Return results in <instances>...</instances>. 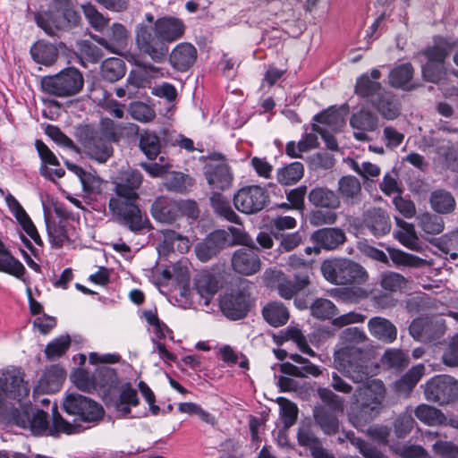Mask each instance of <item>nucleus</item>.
<instances>
[{"instance_id":"obj_56","label":"nucleus","mask_w":458,"mask_h":458,"mask_svg":"<svg viewBox=\"0 0 458 458\" xmlns=\"http://www.w3.org/2000/svg\"><path fill=\"white\" fill-rule=\"evenodd\" d=\"M49 242L53 248L59 249L69 240L64 222H47Z\"/></svg>"},{"instance_id":"obj_60","label":"nucleus","mask_w":458,"mask_h":458,"mask_svg":"<svg viewBox=\"0 0 458 458\" xmlns=\"http://www.w3.org/2000/svg\"><path fill=\"white\" fill-rule=\"evenodd\" d=\"M407 279L399 273L386 272L381 276V286L390 292L403 291L406 288Z\"/></svg>"},{"instance_id":"obj_43","label":"nucleus","mask_w":458,"mask_h":458,"mask_svg":"<svg viewBox=\"0 0 458 458\" xmlns=\"http://www.w3.org/2000/svg\"><path fill=\"white\" fill-rule=\"evenodd\" d=\"M414 415L428 426L442 425L446 420V417L441 410L426 403L418 405L414 410Z\"/></svg>"},{"instance_id":"obj_7","label":"nucleus","mask_w":458,"mask_h":458,"mask_svg":"<svg viewBox=\"0 0 458 458\" xmlns=\"http://www.w3.org/2000/svg\"><path fill=\"white\" fill-rule=\"evenodd\" d=\"M320 270L324 278L335 285H360L369 278L366 269L349 259H327L321 264Z\"/></svg>"},{"instance_id":"obj_52","label":"nucleus","mask_w":458,"mask_h":458,"mask_svg":"<svg viewBox=\"0 0 458 458\" xmlns=\"http://www.w3.org/2000/svg\"><path fill=\"white\" fill-rule=\"evenodd\" d=\"M304 174V166L301 162H293L279 169L276 174L277 181L284 185H292L299 182Z\"/></svg>"},{"instance_id":"obj_49","label":"nucleus","mask_w":458,"mask_h":458,"mask_svg":"<svg viewBox=\"0 0 458 458\" xmlns=\"http://www.w3.org/2000/svg\"><path fill=\"white\" fill-rule=\"evenodd\" d=\"M418 226L427 234H439L445 229L444 219L429 212H424L417 217Z\"/></svg>"},{"instance_id":"obj_26","label":"nucleus","mask_w":458,"mask_h":458,"mask_svg":"<svg viewBox=\"0 0 458 458\" xmlns=\"http://www.w3.org/2000/svg\"><path fill=\"white\" fill-rule=\"evenodd\" d=\"M371 106L386 120H394L401 114L399 99L394 94L386 89L372 100Z\"/></svg>"},{"instance_id":"obj_13","label":"nucleus","mask_w":458,"mask_h":458,"mask_svg":"<svg viewBox=\"0 0 458 458\" xmlns=\"http://www.w3.org/2000/svg\"><path fill=\"white\" fill-rule=\"evenodd\" d=\"M136 44L139 50L155 63L163 62L168 54L167 44L154 26L139 25L136 29Z\"/></svg>"},{"instance_id":"obj_62","label":"nucleus","mask_w":458,"mask_h":458,"mask_svg":"<svg viewBox=\"0 0 458 458\" xmlns=\"http://www.w3.org/2000/svg\"><path fill=\"white\" fill-rule=\"evenodd\" d=\"M389 256L395 265H402L412 267H420L424 260L415 255L406 253L400 250L388 249Z\"/></svg>"},{"instance_id":"obj_11","label":"nucleus","mask_w":458,"mask_h":458,"mask_svg":"<svg viewBox=\"0 0 458 458\" xmlns=\"http://www.w3.org/2000/svg\"><path fill=\"white\" fill-rule=\"evenodd\" d=\"M83 85L81 72L73 67L64 69L55 75L45 76L41 80L42 90L57 98L74 96L82 89Z\"/></svg>"},{"instance_id":"obj_47","label":"nucleus","mask_w":458,"mask_h":458,"mask_svg":"<svg viewBox=\"0 0 458 458\" xmlns=\"http://www.w3.org/2000/svg\"><path fill=\"white\" fill-rule=\"evenodd\" d=\"M396 225L400 230L396 233V237L400 242L411 250L419 249V238L415 227L412 224L407 223L398 217L395 218Z\"/></svg>"},{"instance_id":"obj_5","label":"nucleus","mask_w":458,"mask_h":458,"mask_svg":"<svg viewBox=\"0 0 458 458\" xmlns=\"http://www.w3.org/2000/svg\"><path fill=\"white\" fill-rule=\"evenodd\" d=\"M29 393L20 370L4 373L0 377V420H19L21 402Z\"/></svg>"},{"instance_id":"obj_19","label":"nucleus","mask_w":458,"mask_h":458,"mask_svg":"<svg viewBox=\"0 0 458 458\" xmlns=\"http://www.w3.org/2000/svg\"><path fill=\"white\" fill-rule=\"evenodd\" d=\"M255 245L237 249L231 259L232 267L237 274L250 276L261 268V260Z\"/></svg>"},{"instance_id":"obj_35","label":"nucleus","mask_w":458,"mask_h":458,"mask_svg":"<svg viewBox=\"0 0 458 458\" xmlns=\"http://www.w3.org/2000/svg\"><path fill=\"white\" fill-rule=\"evenodd\" d=\"M30 55L36 63L49 66L55 63L58 51L53 44L39 40L30 47Z\"/></svg>"},{"instance_id":"obj_28","label":"nucleus","mask_w":458,"mask_h":458,"mask_svg":"<svg viewBox=\"0 0 458 458\" xmlns=\"http://www.w3.org/2000/svg\"><path fill=\"white\" fill-rule=\"evenodd\" d=\"M365 226L375 235L383 236L391 230V222L388 215L381 208H371L363 216Z\"/></svg>"},{"instance_id":"obj_48","label":"nucleus","mask_w":458,"mask_h":458,"mask_svg":"<svg viewBox=\"0 0 458 458\" xmlns=\"http://www.w3.org/2000/svg\"><path fill=\"white\" fill-rule=\"evenodd\" d=\"M139 147L148 159L154 160L160 153V139L155 132L145 131L140 135Z\"/></svg>"},{"instance_id":"obj_63","label":"nucleus","mask_w":458,"mask_h":458,"mask_svg":"<svg viewBox=\"0 0 458 458\" xmlns=\"http://www.w3.org/2000/svg\"><path fill=\"white\" fill-rule=\"evenodd\" d=\"M129 113L134 120L141 123H148L156 116L155 111L142 102L131 103L129 107Z\"/></svg>"},{"instance_id":"obj_59","label":"nucleus","mask_w":458,"mask_h":458,"mask_svg":"<svg viewBox=\"0 0 458 458\" xmlns=\"http://www.w3.org/2000/svg\"><path fill=\"white\" fill-rule=\"evenodd\" d=\"M346 163L356 174L367 180L378 177L381 173L380 167L370 162L359 163L352 158H347Z\"/></svg>"},{"instance_id":"obj_36","label":"nucleus","mask_w":458,"mask_h":458,"mask_svg":"<svg viewBox=\"0 0 458 458\" xmlns=\"http://www.w3.org/2000/svg\"><path fill=\"white\" fill-rule=\"evenodd\" d=\"M310 284L308 274L300 273L294 276L293 280L284 279L279 282L277 290L279 295L286 300L292 299L297 293L301 292Z\"/></svg>"},{"instance_id":"obj_29","label":"nucleus","mask_w":458,"mask_h":458,"mask_svg":"<svg viewBox=\"0 0 458 458\" xmlns=\"http://www.w3.org/2000/svg\"><path fill=\"white\" fill-rule=\"evenodd\" d=\"M152 216L161 223H171L180 215V207L177 201L167 198H157L151 206Z\"/></svg>"},{"instance_id":"obj_38","label":"nucleus","mask_w":458,"mask_h":458,"mask_svg":"<svg viewBox=\"0 0 458 458\" xmlns=\"http://www.w3.org/2000/svg\"><path fill=\"white\" fill-rule=\"evenodd\" d=\"M264 319L272 327L284 326L289 320V311L281 302L273 301L267 303L262 310Z\"/></svg>"},{"instance_id":"obj_40","label":"nucleus","mask_w":458,"mask_h":458,"mask_svg":"<svg viewBox=\"0 0 458 458\" xmlns=\"http://www.w3.org/2000/svg\"><path fill=\"white\" fill-rule=\"evenodd\" d=\"M128 38V31L126 28L121 23H114L109 30L108 42L106 38H99L98 42L106 49L117 53L120 48L126 46Z\"/></svg>"},{"instance_id":"obj_31","label":"nucleus","mask_w":458,"mask_h":458,"mask_svg":"<svg viewBox=\"0 0 458 458\" xmlns=\"http://www.w3.org/2000/svg\"><path fill=\"white\" fill-rule=\"evenodd\" d=\"M308 199L313 206L327 209H336L341 204L339 196L324 186L313 188L308 194Z\"/></svg>"},{"instance_id":"obj_58","label":"nucleus","mask_w":458,"mask_h":458,"mask_svg":"<svg viewBox=\"0 0 458 458\" xmlns=\"http://www.w3.org/2000/svg\"><path fill=\"white\" fill-rule=\"evenodd\" d=\"M164 184L168 191L183 193L192 185V179L182 173L173 172L166 177Z\"/></svg>"},{"instance_id":"obj_44","label":"nucleus","mask_w":458,"mask_h":458,"mask_svg":"<svg viewBox=\"0 0 458 458\" xmlns=\"http://www.w3.org/2000/svg\"><path fill=\"white\" fill-rule=\"evenodd\" d=\"M413 72L411 64H403L394 67L388 76L389 84L394 88L410 89Z\"/></svg>"},{"instance_id":"obj_42","label":"nucleus","mask_w":458,"mask_h":458,"mask_svg":"<svg viewBox=\"0 0 458 458\" xmlns=\"http://www.w3.org/2000/svg\"><path fill=\"white\" fill-rule=\"evenodd\" d=\"M126 65L123 60L116 57L106 59L100 66V74L103 80L115 82L125 75Z\"/></svg>"},{"instance_id":"obj_17","label":"nucleus","mask_w":458,"mask_h":458,"mask_svg":"<svg viewBox=\"0 0 458 458\" xmlns=\"http://www.w3.org/2000/svg\"><path fill=\"white\" fill-rule=\"evenodd\" d=\"M268 201L267 191L259 185L243 187L233 197L235 208L244 214H255L261 211Z\"/></svg>"},{"instance_id":"obj_39","label":"nucleus","mask_w":458,"mask_h":458,"mask_svg":"<svg viewBox=\"0 0 458 458\" xmlns=\"http://www.w3.org/2000/svg\"><path fill=\"white\" fill-rule=\"evenodd\" d=\"M425 372L423 365L413 366L394 384L395 391L399 394L408 396Z\"/></svg>"},{"instance_id":"obj_14","label":"nucleus","mask_w":458,"mask_h":458,"mask_svg":"<svg viewBox=\"0 0 458 458\" xmlns=\"http://www.w3.org/2000/svg\"><path fill=\"white\" fill-rule=\"evenodd\" d=\"M204 176L214 192L231 188L233 174L221 154H213L204 166Z\"/></svg>"},{"instance_id":"obj_51","label":"nucleus","mask_w":458,"mask_h":458,"mask_svg":"<svg viewBox=\"0 0 458 458\" xmlns=\"http://www.w3.org/2000/svg\"><path fill=\"white\" fill-rule=\"evenodd\" d=\"M382 364L388 369L401 371L408 366L409 355L399 349H388L382 357Z\"/></svg>"},{"instance_id":"obj_55","label":"nucleus","mask_w":458,"mask_h":458,"mask_svg":"<svg viewBox=\"0 0 458 458\" xmlns=\"http://www.w3.org/2000/svg\"><path fill=\"white\" fill-rule=\"evenodd\" d=\"M311 315L319 319H329L338 313L337 307L328 299L318 298L310 306Z\"/></svg>"},{"instance_id":"obj_4","label":"nucleus","mask_w":458,"mask_h":458,"mask_svg":"<svg viewBox=\"0 0 458 458\" xmlns=\"http://www.w3.org/2000/svg\"><path fill=\"white\" fill-rule=\"evenodd\" d=\"M385 394V386L378 379L371 380L355 389L352 401L356 408L351 420L356 428L363 427L379 414Z\"/></svg>"},{"instance_id":"obj_16","label":"nucleus","mask_w":458,"mask_h":458,"mask_svg":"<svg viewBox=\"0 0 458 458\" xmlns=\"http://www.w3.org/2000/svg\"><path fill=\"white\" fill-rule=\"evenodd\" d=\"M453 45L447 41H442L428 47L423 51L427 63L422 65V74L425 80L437 83L442 78L445 72V60L448 56Z\"/></svg>"},{"instance_id":"obj_3","label":"nucleus","mask_w":458,"mask_h":458,"mask_svg":"<svg viewBox=\"0 0 458 458\" xmlns=\"http://www.w3.org/2000/svg\"><path fill=\"white\" fill-rule=\"evenodd\" d=\"M123 128V123L104 117L97 126H79L75 136L84 153L90 159L104 164L113 156V143L121 140Z\"/></svg>"},{"instance_id":"obj_1","label":"nucleus","mask_w":458,"mask_h":458,"mask_svg":"<svg viewBox=\"0 0 458 458\" xmlns=\"http://www.w3.org/2000/svg\"><path fill=\"white\" fill-rule=\"evenodd\" d=\"M142 174L138 170L125 172L119 182H114L115 196L110 198L108 208L116 221L137 232L148 227V220L144 218L137 204V190L142 183Z\"/></svg>"},{"instance_id":"obj_45","label":"nucleus","mask_w":458,"mask_h":458,"mask_svg":"<svg viewBox=\"0 0 458 458\" xmlns=\"http://www.w3.org/2000/svg\"><path fill=\"white\" fill-rule=\"evenodd\" d=\"M385 89L379 82L372 81L368 74H362L356 82L355 92L361 98L369 99L370 104L372 100L377 98Z\"/></svg>"},{"instance_id":"obj_22","label":"nucleus","mask_w":458,"mask_h":458,"mask_svg":"<svg viewBox=\"0 0 458 458\" xmlns=\"http://www.w3.org/2000/svg\"><path fill=\"white\" fill-rule=\"evenodd\" d=\"M35 148L42 162L39 168L40 174L51 181L55 178H62L64 175V170L60 167V163L53 151L41 140H36Z\"/></svg>"},{"instance_id":"obj_27","label":"nucleus","mask_w":458,"mask_h":458,"mask_svg":"<svg viewBox=\"0 0 458 458\" xmlns=\"http://www.w3.org/2000/svg\"><path fill=\"white\" fill-rule=\"evenodd\" d=\"M368 329L374 338L385 344H392L397 338L396 327L386 318H371L368 321Z\"/></svg>"},{"instance_id":"obj_10","label":"nucleus","mask_w":458,"mask_h":458,"mask_svg":"<svg viewBox=\"0 0 458 458\" xmlns=\"http://www.w3.org/2000/svg\"><path fill=\"white\" fill-rule=\"evenodd\" d=\"M318 394L323 404L315 406V423L326 435H335L339 429L337 412L344 411V400L328 388H318Z\"/></svg>"},{"instance_id":"obj_37","label":"nucleus","mask_w":458,"mask_h":458,"mask_svg":"<svg viewBox=\"0 0 458 458\" xmlns=\"http://www.w3.org/2000/svg\"><path fill=\"white\" fill-rule=\"evenodd\" d=\"M67 169L73 173L79 179L85 192H96L99 191L102 181L95 174L84 170L82 167L72 164L69 161H64Z\"/></svg>"},{"instance_id":"obj_6","label":"nucleus","mask_w":458,"mask_h":458,"mask_svg":"<svg viewBox=\"0 0 458 458\" xmlns=\"http://www.w3.org/2000/svg\"><path fill=\"white\" fill-rule=\"evenodd\" d=\"M35 21L50 37L77 26L81 16L71 0H53L47 11L35 13Z\"/></svg>"},{"instance_id":"obj_2","label":"nucleus","mask_w":458,"mask_h":458,"mask_svg":"<svg viewBox=\"0 0 458 458\" xmlns=\"http://www.w3.org/2000/svg\"><path fill=\"white\" fill-rule=\"evenodd\" d=\"M342 347L335 352L336 369L354 383L368 379L372 370L364 351L357 345L368 340L365 332L358 327L344 329L339 335Z\"/></svg>"},{"instance_id":"obj_23","label":"nucleus","mask_w":458,"mask_h":458,"mask_svg":"<svg viewBox=\"0 0 458 458\" xmlns=\"http://www.w3.org/2000/svg\"><path fill=\"white\" fill-rule=\"evenodd\" d=\"M290 359L297 365L285 362L281 365V371L284 374L296 377H318L321 374L320 369L310 362L308 359L298 353L290 354Z\"/></svg>"},{"instance_id":"obj_8","label":"nucleus","mask_w":458,"mask_h":458,"mask_svg":"<svg viewBox=\"0 0 458 458\" xmlns=\"http://www.w3.org/2000/svg\"><path fill=\"white\" fill-rule=\"evenodd\" d=\"M53 418L52 424L49 425L47 418L48 415L42 410H37L32 417L27 411L20 409L19 420H9L14 421L17 425L26 428L30 426L31 431L36 435H50L54 437L59 436L60 433L72 434L76 425H71L70 422L65 420L58 412L57 407L55 405L52 409Z\"/></svg>"},{"instance_id":"obj_53","label":"nucleus","mask_w":458,"mask_h":458,"mask_svg":"<svg viewBox=\"0 0 458 458\" xmlns=\"http://www.w3.org/2000/svg\"><path fill=\"white\" fill-rule=\"evenodd\" d=\"M139 404V398L137 391L133 389L131 385H125L119 395V399L115 403L116 411L121 412L122 415L126 416L131 412V406Z\"/></svg>"},{"instance_id":"obj_50","label":"nucleus","mask_w":458,"mask_h":458,"mask_svg":"<svg viewBox=\"0 0 458 458\" xmlns=\"http://www.w3.org/2000/svg\"><path fill=\"white\" fill-rule=\"evenodd\" d=\"M210 203L215 212L225 219L239 224V216L233 210L229 200L219 192H214L210 197Z\"/></svg>"},{"instance_id":"obj_24","label":"nucleus","mask_w":458,"mask_h":458,"mask_svg":"<svg viewBox=\"0 0 458 458\" xmlns=\"http://www.w3.org/2000/svg\"><path fill=\"white\" fill-rule=\"evenodd\" d=\"M311 240L318 249L333 250L345 242L346 235L340 228L327 227L315 231Z\"/></svg>"},{"instance_id":"obj_34","label":"nucleus","mask_w":458,"mask_h":458,"mask_svg":"<svg viewBox=\"0 0 458 458\" xmlns=\"http://www.w3.org/2000/svg\"><path fill=\"white\" fill-rule=\"evenodd\" d=\"M429 204L432 210L438 215L452 214L456 208V201L453 194L443 189L435 190L431 192Z\"/></svg>"},{"instance_id":"obj_9","label":"nucleus","mask_w":458,"mask_h":458,"mask_svg":"<svg viewBox=\"0 0 458 458\" xmlns=\"http://www.w3.org/2000/svg\"><path fill=\"white\" fill-rule=\"evenodd\" d=\"M63 408L65 412L74 417L71 425L74 427L73 433H78L84 428L81 422L96 423L101 420L104 416L103 407L93 399L78 393L68 394L63 402Z\"/></svg>"},{"instance_id":"obj_20","label":"nucleus","mask_w":458,"mask_h":458,"mask_svg":"<svg viewBox=\"0 0 458 458\" xmlns=\"http://www.w3.org/2000/svg\"><path fill=\"white\" fill-rule=\"evenodd\" d=\"M230 246L229 234L225 230L210 233L202 242L195 245L196 257L201 262H208L216 257L225 248Z\"/></svg>"},{"instance_id":"obj_21","label":"nucleus","mask_w":458,"mask_h":458,"mask_svg":"<svg viewBox=\"0 0 458 458\" xmlns=\"http://www.w3.org/2000/svg\"><path fill=\"white\" fill-rule=\"evenodd\" d=\"M378 123L377 115L365 109L353 114L350 119L353 135L356 140L360 141H369L371 139L368 133L377 130Z\"/></svg>"},{"instance_id":"obj_30","label":"nucleus","mask_w":458,"mask_h":458,"mask_svg":"<svg viewBox=\"0 0 458 458\" xmlns=\"http://www.w3.org/2000/svg\"><path fill=\"white\" fill-rule=\"evenodd\" d=\"M154 27L166 44L180 38L183 35L185 29L182 21L174 17L157 19L155 21Z\"/></svg>"},{"instance_id":"obj_64","label":"nucleus","mask_w":458,"mask_h":458,"mask_svg":"<svg viewBox=\"0 0 458 458\" xmlns=\"http://www.w3.org/2000/svg\"><path fill=\"white\" fill-rule=\"evenodd\" d=\"M71 339L68 335L60 336L49 343L45 350L48 359H55L62 356L70 347Z\"/></svg>"},{"instance_id":"obj_18","label":"nucleus","mask_w":458,"mask_h":458,"mask_svg":"<svg viewBox=\"0 0 458 458\" xmlns=\"http://www.w3.org/2000/svg\"><path fill=\"white\" fill-rule=\"evenodd\" d=\"M409 331L415 340L431 343L440 339L445 334V321L440 318H418L411 323Z\"/></svg>"},{"instance_id":"obj_12","label":"nucleus","mask_w":458,"mask_h":458,"mask_svg":"<svg viewBox=\"0 0 458 458\" xmlns=\"http://www.w3.org/2000/svg\"><path fill=\"white\" fill-rule=\"evenodd\" d=\"M424 398L439 406L454 403L458 399V380L445 374L429 378L423 386Z\"/></svg>"},{"instance_id":"obj_54","label":"nucleus","mask_w":458,"mask_h":458,"mask_svg":"<svg viewBox=\"0 0 458 458\" xmlns=\"http://www.w3.org/2000/svg\"><path fill=\"white\" fill-rule=\"evenodd\" d=\"M314 120L320 123L321 127H325L330 131H337L344 124V119L342 114L331 109L316 114Z\"/></svg>"},{"instance_id":"obj_33","label":"nucleus","mask_w":458,"mask_h":458,"mask_svg":"<svg viewBox=\"0 0 458 458\" xmlns=\"http://www.w3.org/2000/svg\"><path fill=\"white\" fill-rule=\"evenodd\" d=\"M64 379V369L58 365H53L46 369L37 388L44 393H55L60 389Z\"/></svg>"},{"instance_id":"obj_61","label":"nucleus","mask_w":458,"mask_h":458,"mask_svg":"<svg viewBox=\"0 0 458 458\" xmlns=\"http://www.w3.org/2000/svg\"><path fill=\"white\" fill-rule=\"evenodd\" d=\"M298 443L301 446L308 447L311 455L323 449L321 441L308 428H301L297 434Z\"/></svg>"},{"instance_id":"obj_57","label":"nucleus","mask_w":458,"mask_h":458,"mask_svg":"<svg viewBox=\"0 0 458 458\" xmlns=\"http://www.w3.org/2000/svg\"><path fill=\"white\" fill-rule=\"evenodd\" d=\"M96 388L99 387L106 391H110L115 387L118 383V377L114 369L103 366L95 373Z\"/></svg>"},{"instance_id":"obj_25","label":"nucleus","mask_w":458,"mask_h":458,"mask_svg":"<svg viewBox=\"0 0 458 458\" xmlns=\"http://www.w3.org/2000/svg\"><path fill=\"white\" fill-rule=\"evenodd\" d=\"M197 49L190 43L178 44L169 55L170 64L179 72L188 71L196 62Z\"/></svg>"},{"instance_id":"obj_41","label":"nucleus","mask_w":458,"mask_h":458,"mask_svg":"<svg viewBox=\"0 0 458 458\" xmlns=\"http://www.w3.org/2000/svg\"><path fill=\"white\" fill-rule=\"evenodd\" d=\"M195 287L198 293L206 299V303H208V298L217 293L220 283L215 275L203 271L196 276Z\"/></svg>"},{"instance_id":"obj_32","label":"nucleus","mask_w":458,"mask_h":458,"mask_svg":"<svg viewBox=\"0 0 458 458\" xmlns=\"http://www.w3.org/2000/svg\"><path fill=\"white\" fill-rule=\"evenodd\" d=\"M337 191L346 204L354 205L360 201L361 184L353 175L341 177L338 181Z\"/></svg>"},{"instance_id":"obj_15","label":"nucleus","mask_w":458,"mask_h":458,"mask_svg":"<svg viewBox=\"0 0 458 458\" xmlns=\"http://www.w3.org/2000/svg\"><path fill=\"white\" fill-rule=\"evenodd\" d=\"M251 284L244 280L237 289L223 296L220 307L223 313L230 319L237 320L247 315L250 306V288Z\"/></svg>"},{"instance_id":"obj_46","label":"nucleus","mask_w":458,"mask_h":458,"mask_svg":"<svg viewBox=\"0 0 458 458\" xmlns=\"http://www.w3.org/2000/svg\"><path fill=\"white\" fill-rule=\"evenodd\" d=\"M0 271L21 278L25 273L24 266L5 249L0 242Z\"/></svg>"}]
</instances>
